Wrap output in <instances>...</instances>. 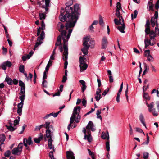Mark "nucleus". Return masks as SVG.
Returning <instances> with one entry per match:
<instances>
[{
	"label": "nucleus",
	"instance_id": "f257e3e1",
	"mask_svg": "<svg viewBox=\"0 0 159 159\" xmlns=\"http://www.w3.org/2000/svg\"><path fill=\"white\" fill-rule=\"evenodd\" d=\"M72 0H70L65 3L66 7L64 8L62 7L60 11L59 19L60 21H66L65 24L66 29L73 28L75 26L79 16L81 15V9L78 4L76 3L73 8L71 7L73 4Z\"/></svg>",
	"mask_w": 159,
	"mask_h": 159
},
{
	"label": "nucleus",
	"instance_id": "f03ea898",
	"mask_svg": "<svg viewBox=\"0 0 159 159\" xmlns=\"http://www.w3.org/2000/svg\"><path fill=\"white\" fill-rule=\"evenodd\" d=\"M72 28H69L67 30L70 28L68 30V33L66 36H61L62 38L63 41V48L64 50V52H63V55L65 56V57H64V59L65 60H67L68 58V49L67 47V44L66 43V42H68V39L70 38L71 34L72 31L73 29H71ZM66 30H67L66 29Z\"/></svg>",
	"mask_w": 159,
	"mask_h": 159
},
{
	"label": "nucleus",
	"instance_id": "7ed1b4c3",
	"mask_svg": "<svg viewBox=\"0 0 159 159\" xmlns=\"http://www.w3.org/2000/svg\"><path fill=\"white\" fill-rule=\"evenodd\" d=\"M150 22L149 20H147L146 21V24L145 25V32L146 35L149 34V35H153L155 32L152 30H151L150 28Z\"/></svg>",
	"mask_w": 159,
	"mask_h": 159
},
{
	"label": "nucleus",
	"instance_id": "20e7f679",
	"mask_svg": "<svg viewBox=\"0 0 159 159\" xmlns=\"http://www.w3.org/2000/svg\"><path fill=\"white\" fill-rule=\"evenodd\" d=\"M146 104L148 107L149 112H152L154 116H157L158 115L157 113L158 112L157 111H157H156L155 108H153L154 106V102H152L150 104H148L146 102Z\"/></svg>",
	"mask_w": 159,
	"mask_h": 159
},
{
	"label": "nucleus",
	"instance_id": "39448f33",
	"mask_svg": "<svg viewBox=\"0 0 159 159\" xmlns=\"http://www.w3.org/2000/svg\"><path fill=\"white\" fill-rule=\"evenodd\" d=\"M57 28L58 31L61 32V36H66L67 32L66 30H63L65 27L64 25L61 22H59L57 24Z\"/></svg>",
	"mask_w": 159,
	"mask_h": 159
},
{
	"label": "nucleus",
	"instance_id": "423d86ee",
	"mask_svg": "<svg viewBox=\"0 0 159 159\" xmlns=\"http://www.w3.org/2000/svg\"><path fill=\"white\" fill-rule=\"evenodd\" d=\"M50 0H45V6L43 5L41 3V2L39 1L37 2V4L40 7L44 8L46 11L47 12L48 11V7H50Z\"/></svg>",
	"mask_w": 159,
	"mask_h": 159
},
{
	"label": "nucleus",
	"instance_id": "0eeeda50",
	"mask_svg": "<svg viewBox=\"0 0 159 159\" xmlns=\"http://www.w3.org/2000/svg\"><path fill=\"white\" fill-rule=\"evenodd\" d=\"M45 123L46 124L45 128L47 129L46 132V138H48L49 137L52 136L51 134V131L50 130V126H49V125H50V122H46Z\"/></svg>",
	"mask_w": 159,
	"mask_h": 159
},
{
	"label": "nucleus",
	"instance_id": "6e6552de",
	"mask_svg": "<svg viewBox=\"0 0 159 159\" xmlns=\"http://www.w3.org/2000/svg\"><path fill=\"white\" fill-rule=\"evenodd\" d=\"M108 43L107 37L105 36H104L102 39V48L105 49L107 47Z\"/></svg>",
	"mask_w": 159,
	"mask_h": 159
},
{
	"label": "nucleus",
	"instance_id": "1a4fd4ad",
	"mask_svg": "<svg viewBox=\"0 0 159 159\" xmlns=\"http://www.w3.org/2000/svg\"><path fill=\"white\" fill-rule=\"evenodd\" d=\"M66 157L67 159H75L74 154L72 151H66Z\"/></svg>",
	"mask_w": 159,
	"mask_h": 159
},
{
	"label": "nucleus",
	"instance_id": "9d476101",
	"mask_svg": "<svg viewBox=\"0 0 159 159\" xmlns=\"http://www.w3.org/2000/svg\"><path fill=\"white\" fill-rule=\"evenodd\" d=\"M150 50H146L144 51V56L147 57H148V60L150 61L151 59H150V57H151L152 59H153V58L150 55Z\"/></svg>",
	"mask_w": 159,
	"mask_h": 159
},
{
	"label": "nucleus",
	"instance_id": "9b49d317",
	"mask_svg": "<svg viewBox=\"0 0 159 159\" xmlns=\"http://www.w3.org/2000/svg\"><path fill=\"white\" fill-rule=\"evenodd\" d=\"M81 108L80 106H78L74 107L72 115H76L78 113V112L80 113Z\"/></svg>",
	"mask_w": 159,
	"mask_h": 159
},
{
	"label": "nucleus",
	"instance_id": "f8f14e48",
	"mask_svg": "<svg viewBox=\"0 0 159 159\" xmlns=\"http://www.w3.org/2000/svg\"><path fill=\"white\" fill-rule=\"evenodd\" d=\"M84 42L83 43V45L84 47H88L89 46L90 47V45H89L88 42L89 41V38L88 37H86L84 38Z\"/></svg>",
	"mask_w": 159,
	"mask_h": 159
},
{
	"label": "nucleus",
	"instance_id": "ddd939ff",
	"mask_svg": "<svg viewBox=\"0 0 159 159\" xmlns=\"http://www.w3.org/2000/svg\"><path fill=\"white\" fill-rule=\"evenodd\" d=\"M80 82L82 85V86L81 87L82 92L83 93L86 89L87 87L85 85V82L83 80H81L80 81Z\"/></svg>",
	"mask_w": 159,
	"mask_h": 159
},
{
	"label": "nucleus",
	"instance_id": "4468645a",
	"mask_svg": "<svg viewBox=\"0 0 159 159\" xmlns=\"http://www.w3.org/2000/svg\"><path fill=\"white\" fill-rule=\"evenodd\" d=\"M121 26H118L117 27V28L121 33H124L125 31L124 30L125 28V23H123L121 24Z\"/></svg>",
	"mask_w": 159,
	"mask_h": 159
},
{
	"label": "nucleus",
	"instance_id": "2eb2a0df",
	"mask_svg": "<svg viewBox=\"0 0 159 159\" xmlns=\"http://www.w3.org/2000/svg\"><path fill=\"white\" fill-rule=\"evenodd\" d=\"M139 120L141 123L143 124V125L145 126L146 128H147V127L146 125V124L145 123L144 117L143 115L142 114H141L139 116Z\"/></svg>",
	"mask_w": 159,
	"mask_h": 159
},
{
	"label": "nucleus",
	"instance_id": "dca6fc26",
	"mask_svg": "<svg viewBox=\"0 0 159 159\" xmlns=\"http://www.w3.org/2000/svg\"><path fill=\"white\" fill-rule=\"evenodd\" d=\"M105 135V137H104V135H103V133H102L101 137L102 138L104 139H105L106 138L107 139V141H109V135L108 132V131H107L106 132L105 134H104Z\"/></svg>",
	"mask_w": 159,
	"mask_h": 159
},
{
	"label": "nucleus",
	"instance_id": "f3484780",
	"mask_svg": "<svg viewBox=\"0 0 159 159\" xmlns=\"http://www.w3.org/2000/svg\"><path fill=\"white\" fill-rule=\"evenodd\" d=\"M80 71H82L87 69L88 65L84 63L82 65H80Z\"/></svg>",
	"mask_w": 159,
	"mask_h": 159
},
{
	"label": "nucleus",
	"instance_id": "a211bd4d",
	"mask_svg": "<svg viewBox=\"0 0 159 159\" xmlns=\"http://www.w3.org/2000/svg\"><path fill=\"white\" fill-rule=\"evenodd\" d=\"M89 47H84L83 48L81 49V50L83 53L85 55H87L88 53V49L89 48Z\"/></svg>",
	"mask_w": 159,
	"mask_h": 159
},
{
	"label": "nucleus",
	"instance_id": "6ab92c4d",
	"mask_svg": "<svg viewBox=\"0 0 159 159\" xmlns=\"http://www.w3.org/2000/svg\"><path fill=\"white\" fill-rule=\"evenodd\" d=\"M25 94H22V95L19 97V98L21 101V102L19 103V105H21L23 106L24 104V101L25 99Z\"/></svg>",
	"mask_w": 159,
	"mask_h": 159
},
{
	"label": "nucleus",
	"instance_id": "aec40b11",
	"mask_svg": "<svg viewBox=\"0 0 159 159\" xmlns=\"http://www.w3.org/2000/svg\"><path fill=\"white\" fill-rule=\"evenodd\" d=\"M32 138L31 136H29L27 139L26 138L25 140V142H26L29 145H30L32 144L33 142L32 141Z\"/></svg>",
	"mask_w": 159,
	"mask_h": 159
},
{
	"label": "nucleus",
	"instance_id": "412c9836",
	"mask_svg": "<svg viewBox=\"0 0 159 159\" xmlns=\"http://www.w3.org/2000/svg\"><path fill=\"white\" fill-rule=\"evenodd\" d=\"M5 81L8 84L10 85L12 84V80L11 78L7 77L5 79Z\"/></svg>",
	"mask_w": 159,
	"mask_h": 159
},
{
	"label": "nucleus",
	"instance_id": "4be33fe9",
	"mask_svg": "<svg viewBox=\"0 0 159 159\" xmlns=\"http://www.w3.org/2000/svg\"><path fill=\"white\" fill-rule=\"evenodd\" d=\"M52 61L50 60L45 68L46 71H48L49 67L52 65Z\"/></svg>",
	"mask_w": 159,
	"mask_h": 159
},
{
	"label": "nucleus",
	"instance_id": "5701e85b",
	"mask_svg": "<svg viewBox=\"0 0 159 159\" xmlns=\"http://www.w3.org/2000/svg\"><path fill=\"white\" fill-rule=\"evenodd\" d=\"M93 127V123L91 121H89L87 126H86V129H90L92 127Z\"/></svg>",
	"mask_w": 159,
	"mask_h": 159
},
{
	"label": "nucleus",
	"instance_id": "b1692460",
	"mask_svg": "<svg viewBox=\"0 0 159 159\" xmlns=\"http://www.w3.org/2000/svg\"><path fill=\"white\" fill-rule=\"evenodd\" d=\"M40 19L41 20L45 19L46 18V15L44 13H40L39 14Z\"/></svg>",
	"mask_w": 159,
	"mask_h": 159
},
{
	"label": "nucleus",
	"instance_id": "393cba45",
	"mask_svg": "<svg viewBox=\"0 0 159 159\" xmlns=\"http://www.w3.org/2000/svg\"><path fill=\"white\" fill-rule=\"evenodd\" d=\"M5 126L8 129L10 130L11 131H14L16 129L13 127L12 125L8 126L6 125Z\"/></svg>",
	"mask_w": 159,
	"mask_h": 159
},
{
	"label": "nucleus",
	"instance_id": "a878e982",
	"mask_svg": "<svg viewBox=\"0 0 159 159\" xmlns=\"http://www.w3.org/2000/svg\"><path fill=\"white\" fill-rule=\"evenodd\" d=\"M154 17L152 16L150 22L151 25L152 27H154L155 25V20H154Z\"/></svg>",
	"mask_w": 159,
	"mask_h": 159
},
{
	"label": "nucleus",
	"instance_id": "bb28decb",
	"mask_svg": "<svg viewBox=\"0 0 159 159\" xmlns=\"http://www.w3.org/2000/svg\"><path fill=\"white\" fill-rule=\"evenodd\" d=\"M56 50V47H54V48L52 51V55L50 57V59L54 60V56L55 54V51Z\"/></svg>",
	"mask_w": 159,
	"mask_h": 159
},
{
	"label": "nucleus",
	"instance_id": "cd10ccee",
	"mask_svg": "<svg viewBox=\"0 0 159 159\" xmlns=\"http://www.w3.org/2000/svg\"><path fill=\"white\" fill-rule=\"evenodd\" d=\"M62 57V59H63V60L64 61H65V63L64 64V68L65 69H66L67 68V66L68 65V62L67 61V59L66 60H65V59H64V57H65V56H64L63 55V53Z\"/></svg>",
	"mask_w": 159,
	"mask_h": 159
},
{
	"label": "nucleus",
	"instance_id": "c85d7f7f",
	"mask_svg": "<svg viewBox=\"0 0 159 159\" xmlns=\"http://www.w3.org/2000/svg\"><path fill=\"white\" fill-rule=\"evenodd\" d=\"M19 152V150H18V148H15L11 151L12 153L14 155L16 154Z\"/></svg>",
	"mask_w": 159,
	"mask_h": 159
},
{
	"label": "nucleus",
	"instance_id": "c756f323",
	"mask_svg": "<svg viewBox=\"0 0 159 159\" xmlns=\"http://www.w3.org/2000/svg\"><path fill=\"white\" fill-rule=\"evenodd\" d=\"M147 140L146 142L142 143V145L148 144L149 141V137L148 133L146 134Z\"/></svg>",
	"mask_w": 159,
	"mask_h": 159
},
{
	"label": "nucleus",
	"instance_id": "7c9ffc66",
	"mask_svg": "<svg viewBox=\"0 0 159 159\" xmlns=\"http://www.w3.org/2000/svg\"><path fill=\"white\" fill-rule=\"evenodd\" d=\"M23 106H21L20 107H18L17 110V112L19 116H21L22 114V108Z\"/></svg>",
	"mask_w": 159,
	"mask_h": 159
},
{
	"label": "nucleus",
	"instance_id": "2f4dec72",
	"mask_svg": "<svg viewBox=\"0 0 159 159\" xmlns=\"http://www.w3.org/2000/svg\"><path fill=\"white\" fill-rule=\"evenodd\" d=\"M47 84L48 82L46 80H43L42 86L43 87L47 88L48 87Z\"/></svg>",
	"mask_w": 159,
	"mask_h": 159
},
{
	"label": "nucleus",
	"instance_id": "473e14b6",
	"mask_svg": "<svg viewBox=\"0 0 159 159\" xmlns=\"http://www.w3.org/2000/svg\"><path fill=\"white\" fill-rule=\"evenodd\" d=\"M25 67L23 65H21L19 67V71L22 73H24V72Z\"/></svg>",
	"mask_w": 159,
	"mask_h": 159
},
{
	"label": "nucleus",
	"instance_id": "72a5a7b5",
	"mask_svg": "<svg viewBox=\"0 0 159 159\" xmlns=\"http://www.w3.org/2000/svg\"><path fill=\"white\" fill-rule=\"evenodd\" d=\"M76 118V116L75 115H72L70 119V122L71 124H72L74 121L75 120Z\"/></svg>",
	"mask_w": 159,
	"mask_h": 159
},
{
	"label": "nucleus",
	"instance_id": "f704fd0d",
	"mask_svg": "<svg viewBox=\"0 0 159 159\" xmlns=\"http://www.w3.org/2000/svg\"><path fill=\"white\" fill-rule=\"evenodd\" d=\"M143 93V98L149 100L150 99V97L149 96L148 94L147 93Z\"/></svg>",
	"mask_w": 159,
	"mask_h": 159
},
{
	"label": "nucleus",
	"instance_id": "c9c22d12",
	"mask_svg": "<svg viewBox=\"0 0 159 159\" xmlns=\"http://www.w3.org/2000/svg\"><path fill=\"white\" fill-rule=\"evenodd\" d=\"M128 84H127L126 85V90L125 91V95L126 96V99L127 100V101L128 100Z\"/></svg>",
	"mask_w": 159,
	"mask_h": 159
},
{
	"label": "nucleus",
	"instance_id": "e433bc0d",
	"mask_svg": "<svg viewBox=\"0 0 159 159\" xmlns=\"http://www.w3.org/2000/svg\"><path fill=\"white\" fill-rule=\"evenodd\" d=\"M84 139H87L88 141L89 142H91L92 141V138L91 136H89L87 135V136L85 138V135L84 136Z\"/></svg>",
	"mask_w": 159,
	"mask_h": 159
},
{
	"label": "nucleus",
	"instance_id": "4c0bfd02",
	"mask_svg": "<svg viewBox=\"0 0 159 159\" xmlns=\"http://www.w3.org/2000/svg\"><path fill=\"white\" fill-rule=\"evenodd\" d=\"M5 139V136L4 134H0V140L4 142Z\"/></svg>",
	"mask_w": 159,
	"mask_h": 159
},
{
	"label": "nucleus",
	"instance_id": "58836bf2",
	"mask_svg": "<svg viewBox=\"0 0 159 159\" xmlns=\"http://www.w3.org/2000/svg\"><path fill=\"white\" fill-rule=\"evenodd\" d=\"M114 21L115 24L117 25H119L122 24L121 22L119 21L116 18H115L114 19Z\"/></svg>",
	"mask_w": 159,
	"mask_h": 159
},
{
	"label": "nucleus",
	"instance_id": "ea45409f",
	"mask_svg": "<svg viewBox=\"0 0 159 159\" xmlns=\"http://www.w3.org/2000/svg\"><path fill=\"white\" fill-rule=\"evenodd\" d=\"M11 154L10 150H7L4 153V155L6 157H9L10 156Z\"/></svg>",
	"mask_w": 159,
	"mask_h": 159
},
{
	"label": "nucleus",
	"instance_id": "a19ab883",
	"mask_svg": "<svg viewBox=\"0 0 159 159\" xmlns=\"http://www.w3.org/2000/svg\"><path fill=\"white\" fill-rule=\"evenodd\" d=\"M119 9H116V13L115 15L117 17H119V16H121L120 15L119 10H118Z\"/></svg>",
	"mask_w": 159,
	"mask_h": 159
},
{
	"label": "nucleus",
	"instance_id": "79ce46f5",
	"mask_svg": "<svg viewBox=\"0 0 159 159\" xmlns=\"http://www.w3.org/2000/svg\"><path fill=\"white\" fill-rule=\"evenodd\" d=\"M99 23L101 26H103L104 24L103 21L102 17L101 16H100L99 17Z\"/></svg>",
	"mask_w": 159,
	"mask_h": 159
},
{
	"label": "nucleus",
	"instance_id": "37998d69",
	"mask_svg": "<svg viewBox=\"0 0 159 159\" xmlns=\"http://www.w3.org/2000/svg\"><path fill=\"white\" fill-rule=\"evenodd\" d=\"M143 158L147 159L149 157V153L147 152H144L143 154Z\"/></svg>",
	"mask_w": 159,
	"mask_h": 159
},
{
	"label": "nucleus",
	"instance_id": "c03bdc74",
	"mask_svg": "<svg viewBox=\"0 0 159 159\" xmlns=\"http://www.w3.org/2000/svg\"><path fill=\"white\" fill-rule=\"evenodd\" d=\"M106 148L107 151H110L109 142L107 141L106 143Z\"/></svg>",
	"mask_w": 159,
	"mask_h": 159
},
{
	"label": "nucleus",
	"instance_id": "a18cd8bd",
	"mask_svg": "<svg viewBox=\"0 0 159 159\" xmlns=\"http://www.w3.org/2000/svg\"><path fill=\"white\" fill-rule=\"evenodd\" d=\"M41 38V39L42 40H43L44 37H45V33L43 31H42L41 32V34H40V36H39Z\"/></svg>",
	"mask_w": 159,
	"mask_h": 159
},
{
	"label": "nucleus",
	"instance_id": "49530a36",
	"mask_svg": "<svg viewBox=\"0 0 159 159\" xmlns=\"http://www.w3.org/2000/svg\"><path fill=\"white\" fill-rule=\"evenodd\" d=\"M79 63L80 65H82L83 63H84V58L82 56H80L79 58Z\"/></svg>",
	"mask_w": 159,
	"mask_h": 159
},
{
	"label": "nucleus",
	"instance_id": "de8ad7c7",
	"mask_svg": "<svg viewBox=\"0 0 159 159\" xmlns=\"http://www.w3.org/2000/svg\"><path fill=\"white\" fill-rule=\"evenodd\" d=\"M109 90V88H107L106 90H105L104 91L103 93L102 94V96H105L107 94V93H108Z\"/></svg>",
	"mask_w": 159,
	"mask_h": 159
},
{
	"label": "nucleus",
	"instance_id": "09e8293b",
	"mask_svg": "<svg viewBox=\"0 0 159 159\" xmlns=\"http://www.w3.org/2000/svg\"><path fill=\"white\" fill-rule=\"evenodd\" d=\"M116 8L118 9V10H120L121 9L122 10V7H121V4L120 2H118L116 3Z\"/></svg>",
	"mask_w": 159,
	"mask_h": 159
},
{
	"label": "nucleus",
	"instance_id": "8fccbe9b",
	"mask_svg": "<svg viewBox=\"0 0 159 159\" xmlns=\"http://www.w3.org/2000/svg\"><path fill=\"white\" fill-rule=\"evenodd\" d=\"M1 67L3 70H6L7 66L5 62L2 63V64L1 65Z\"/></svg>",
	"mask_w": 159,
	"mask_h": 159
},
{
	"label": "nucleus",
	"instance_id": "3c124183",
	"mask_svg": "<svg viewBox=\"0 0 159 159\" xmlns=\"http://www.w3.org/2000/svg\"><path fill=\"white\" fill-rule=\"evenodd\" d=\"M49 156L51 158V159H55L54 155L53 152L52 151H51L49 152Z\"/></svg>",
	"mask_w": 159,
	"mask_h": 159
},
{
	"label": "nucleus",
	"instance_id": "603ef678",
	"mask_svg": "<svg viewBox=\"0 0 159 159\" xmlns=\"http://www.w3.org/2000/svg\"><path fill=\"white\" fill-rule=\"evenodd\" d=\"M45 25L43 21H41V29L42 30H43L45 29Z\"/></svg>",
	"mask_w": 159,
	"mask_h": 159
},
{
	"label": "nucleus",
	"instance_id": "864d4df0",
	"mask_svg": "<svg viewBox=\"0 0 159 159\" xmlns=\"http://www.w3.org/2000/svg\"><path fill=\"white\" fill-rule=\"evenodd\" d=\"M136 131L140 133H143L144 134V133L143 131L140 128L138 127H136L135 128Z\"/></svg>",
	"mask_w": 159,
	"mask_h": 159
},
{
	"label": "nucleus",
	"instance_id": "5fc2aeb1",
	"mask_svg": "<svg viewBox=\"0 0 159 159\" xmlns=\"http://www.w3.org/2000/svg\"><path fill=\"white\" fill-rule=\"evenodd\" d=\"M48 71H46V70H45V71L43 73V80H45L47 78V75L46 74L47 72H48Z\"/></svg>",
	"mask_w": 159,
	"mask_h": 159
},
{
	"label": "nucleus",
	"instance_id": "6e6d98bb",
	"mask_svg": "<svg viewBox=\"0 0 159 159\" xmlns=\"http://www.w3.org/2000/svg\"><path fill=\"white\" fill-rule=\"evenodd\" d=\"M101 90L99 88H98L97 91L96 93V95H101L100 93L101 92Z\"/></svg>",
	"mask_w": 159,
	"mask_h": 159
},
{
	"label": "nucleus",
	"instance_id": "4d7b16f0",
	"mask_svg": "<svg viewBox=\"0 0 159 159\" xmlns=\"http://www.w3.org/2000/svg\"><path fill=\"white\" fill-rule=\"evenodd\" d=\"M5 63L6 64V66L8 67H11L12 65V63L10 61H6V62H5Z\"/></svg>",
	"mask_w": 159,
	"mask_h": 159
},
{
	"label": "nucleus",
	"instance_id": "13d9d810",
	"mask_svg": "<svg viewBox=\"0 0 159 159\" xmlns=\"http://www.w3.org/2000/svg\"><path fill=\"white\" fill-rule=\"evenodd\" d=\"M37 76L36 75L35 70L34 72V78L33 79V81L34 83H36V79L37 78Z\"/></svg>",
	"mask_w": 159,
	"mask_h": 159
},
{
	"label": "nucleus",
	"instance_id": "bf43d9fd",
	"mask_svg": "<svg viewBox=\"0 0 159 159\" xmlns=\"http://www.w3.org/2000/svg\"><path fill=\"white\" fill-rule=\"evenodd\" d=\"M82 103L83 106L85 107L86 105L87 101L86 99L84 98L82 99Z\"/></svg>",
	"mask_w": 159,
	"mask_h": 159
},
{
	"label": "nucleus",
	"instance_id": "052dcab7",
	"mask_svg": "<svg viewBox=\"0 0 159 159\" xmlns=\"http://www.w3.org/2000/svg\"><path fill=\"white\" fill-rule=\"evenodd\" d=\"M154 20L156 19H157L158 18V13L157 11H156L154 13Z\"/></svg>",
	"mask_w": 159,
	"mask_h": 159
},
{
	"label": "nucleus",
	"instance_id": "680f3d73",
	"mask_svg": "<svg viewBox=\"0 0 159 159\" xmlns=\"http://www.w3.org/2000/svg\"><path fill=\"white\" fill-rule=\"evenodd\" d=\"M18 83V80L16 79H14L12 80V84L14 85H17Z\"/></svg>",
	"mask_w": 159,
	"mask_h": 159
},
{
	"label": "nucleus",
	"instance_id": "e2e57ef3",
	"mask_svg": "<svg viewBox=\"0 0 159 159\" xmlns=\"http://www.w3.org/2000/svg\"><path fill=\"white\" fill-rule=\"evenodd\" d=\"M23 147V143H19L18 146V147L17 148H18V150L19 149H21V151L22 150V148Z\"/></svg>",
	"mask_w": 159,
	"mask_h": 159
},
{
	"label": "nucleus",
	"instance_id": "0e129e2a",
	"mask_svg": "<svg viewBox=\"0 0 159 159\" xmlns=\"http://www.w3.org/2000/svg\"><path fill=\"white\" fill-rule=\"evenodd\" d=\"M101 98V95H97L95 96V98L96 99V100L97 101H98Z\"/></svg>",
	"mask_w": 159,
	"mask_h": 159
},
{
	"label": "nucleus",
	"instance_id": "69168bd1",
	"mask_svg": "<svg viewBox=\"0 0 159 159\" xmlns=\"http://www.w3.org/2000/svg\"><path fill=\"white\" fill-rule=\"evenodd\" d=\"M39 135V137L38 138V139H40V141L41 140H42L43 139V135L41 133H40Z\"/></svg>",
	"mask_w": 159,
	"mask_h": 159
},
{
	"label": "nucleus",
	"instance_id": "338daca9",
	"mask_svg": "<svg viewBox=\"0 0 159 159\" xmlns=\"http://www.w3.org/2000/svg\"><path fill=\"white\" fill-rule=\"evenodd\" d=\"M61 35H59L57 38V42L59 43L61 42Z\"/></svg>",
	"mask_w": 159,
	"mask_h": 159
},
{
	"label": "nucleus",
	"instance_id": "774afa93",
	"mask_svg": "<svg viewBox=\"0 0 159 159\" xmlns=\"http://www.w3.org/2000/svg\"><path fill=\"white\" fill-rule=\"evenodd\" d=\"M155 7L156 9H157V11L159 8V2H157L155 4Z\"/></svg>",
	"mask_w": 159,
	"mask_h": 159
}]
</instances>
